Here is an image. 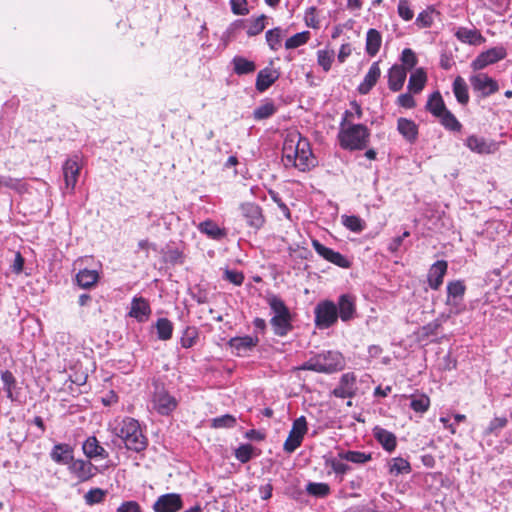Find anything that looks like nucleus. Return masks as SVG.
<instances>
[{"instance_id": "obj_1", "label": "nucleus", "mask_w": 512, "mask_h": 512, "mask_svg": "<svg viewBox=\"0 0 512 512\" xmlns=\"http://www.w3.org/2000/svg\"><path fill=\"white\" fill-rule=\"evenodd\" d=\"M283 159L286 165H293L301 171L310 169L315 165L310 143L298 132L288 133L282 148Z\"/></svg>"}, {"instance_id": "obj_2", "label": "nucleus", "mask_w": 512, "mask_h": 512, "mask_svg": "<svg viewBox=\"0 0 512 512\" xmlns=\"http://www.w3.org/2000/svg\"><path fill=\"white\" fill-rule=\"evenodd\" d=\"M113 431L128 450L140 453L148 446V439L143 434L139 421L134 418H123L117 423Z\"/></svg>"}, {"instance_id": "obj_3", "label": "nucleus", "mask_w": 512, "mask_h": 512, "mask_svg": "<svg viewBox=\"0 0 512 512\" xmlns=\"http://www.w3.org/2000/svg\"><path fill=\"white\" fill-rule=\"evenodd\" d=\"M344 367L345 360L339 351L326 350L313 355L297 369L332 374L341 371Z\"/></svg>"}, {"instance_id": "obj_4", "label": "nucleus", "mask_w": 512, "mask_h": 512, "mask_svg": "<svg viewBox=\"0 0 512 512\" xmlns=\"http://www.w3.org/2000/svg\"><path fill=\"white\" fill-rule=\"evenodd\" d=\"M266 301L273 312L270 324L274 334L279 337L287 336L293 329L292 315L289 308L277 295H269Z\"/></svg>"}, {"instance_id": "obj_5", "label": "nucleus", "mask_w": 512, "mask_h": 512, "mask_svg": "<svg viewBox=\"0 0 512 512\" xmlns=\"http://www.w3.org/2000/svg\"><path fill=\"white\" fill-rule=\"evenodd\" d=\"M370 132L363 124H341L338 139L340 146L348 150H362L369 142Z\"/></svg>"}, {"instance_id": "obj_6", "label": "nucleus", "mask_w": 512, "mask_h": 512, "mask_svg": "<svg viewBox=\"0 0 512 512\" xmlns=\"http://www.w3.org/2000/svg\"><path fill=\"white\" fill-rule=\"evenodd\" d=\"M315 325L319 329H328L338 321L337 305L331 300L320 301L315 309Z\"/></svg>"}, {"instance_id": "obj_7", "label": "nucleus", "mask_w": 512, "mask_h": 512, "mask_svg": "<svg viewBox=\"0 0 512 512\" xmlns=\"http://www.w3.org/2000/svg\"><path fill=\"white\" fill-rule=\"evenodd\" d=\"M152 408L161 416H169L178 406L177 399L163 385H156L152 396Z\"/></svg>"}, {"instance_id": "obj_8", "label": "nucleus", "mask_w": 512, "mask_h": 512, "mask_svg": "<svg viewBox=\"0 0 512 512\" xmlns=\"http://www.w3.org/2000/svg\"><path fill=\"white\" fill-rule=\"evenodd\" d=\"M307 432V421L304 416L295 419L292 429L284 442L283 449L287 453L294 452L302 443L304 435Z\"/></svg>"}, {"instance_id": "obj_9", "label": "nucleus", "mask_w": 512, "mask_h": 512, "mask_svg": "<svg viewBox=\"0 0 512 512\" xmlns=\"http://www.w3.org/2000/svg\"><path fill=\"white\" fill-rule=\"evenodd\" d=\"M68 470L79 482H86L93 478L98 469L89 460L73 459L68 465Z\"/></svg>"}, {"instance_id": "obj_10", "label": "nucleus", "mask_w": 512, "mask_h": 512, "mask_svg": "<svg viewBox=\"0 0 512 512\" xmlns=\"http://www.w3.org/2000/svg\"><path fill=\"white\" fill-rule=\"evenodd\" d=\"M241 214L247 225L255 231L261 229L265 224V217L260 206L254 203H243L240 206Z\"/></svg>"}, {"instance_id": "obj_11", "label": "nucleus", "mask_w": 512, "mask_h": 512, "mask_svg": "<svg viewBox=\"0 0 512 512\" xmlns=\"http://www.w3.org/2000/svg\"><path fill=\"white\" fill-rule=\"evenodd\" d=\"M472 89L482 97H488L498 91V83L485 73H477L469 79Z\"/></svg>"}, {"instance_id": "obj_12", "label": "nucleus", "mask_w": 512, "mask_h": 512, "mask_svg": "<svg viewBox=\"0 0 512 512\" xmlns=\"http://www.w3.org/2000/svg\"><path fill=\"white\" fill-rule=\"evenodd\" d=\"M506 57V50L504 47H493L485 52L480 53L471 63L473 70L478 71L484 69L490 64H494L499 60Z\"/></svg>"}, {"instance_id": "obj_13", "label": "nucleus", "mask_w": 512, "mask_h": 512, "mask_svg": "<svg viewBox=\"0 0 512 512\" xmlns=\"http://www.w3.org/2000/svg\"><path fill=\"white\" fill-rule=\"evenodd\" d=\"M312 246L318 255H320L325 260L333 263L334 265H337L338 267L341 268L350 267L351 263L345 256H343L337 251H334L331 248L324 246L318 240H312Z\"/></svg>"}, {"instance_id": "obj_14", "label": "nucleus", "mask_w": 512, "mask_h": 512, "mask_svg": "<svg viewBox=\"0 0 512 512\" xmlns=\"http://www.w3.org/2000/svg\"><path fill=\"white\" fill-rule=\"evenodd\" d=\"M183 507L180 494L168 493L158 497L153 504L154 512H177Z\"/></svg>"}, {"instance_id": "obj_15", "label": "nucleus", "mask_w": 512, "mask_h": 512, "mask_svg": "<svg viewBox=\"0 0 512 512\" xmlns=\"http://www.w3.org/2000/svg\"><path fill=\"white\" fill-rule=\"evenodd\" d=\"M338 318L343 322H349L356 317V298L351 294H341L337 303Z\"/></svg>"}, {"instance_id": "obj_16", "label": "nucleus", "mask_w": 512, "mask_h": 512, "mask_svg": "<svg viewBox=\"0 0 512 512\" xmlns=\"http://www.w3.org/2000/svg\"><path fill=\"white\" fill-rule=\"evenodd\" d=\"M466 287L460 280L451 281L447 284L446 304L451 306L455 312H459V305L463 300Z\"/></svg>"}, {"instance_id": "obj_17", "label": "nucleus", "mask_w": 512, "mask_h": 512, "mask_svg": "<svg viewBox=\"0 0 512 512\" xmlns=\"http://www.w3.org/2000/svg\"><path fill=\"white\" fill-rule=\"evenodd\" d=\"M80 164L78 157L68 159L63 165V175L66 189H76V183L79 177Z\"/></svg>"}, {"instance_id": "obj_18", "label": "nucleus", "mask_w": 512, "mask_h": 512, "mask_svg": "<svg viewBox=\"0 0 512 512\" xmlns=\"http://www.w3.org/2000/svg\"><path fill=\"white\" fill-rule=\"evenodd\" d=\"M356 378L353 373H345L341 376L339 385L334 388L332 394L337 398H352L355 395Z\"/></svg>"}, {"instance_id": "obj_19", "label": "nucleus", "mask_w": 512, "mask_h": 512, "mask_svg": "<svg viewBox=\"0 0 512 512\" xmlns=\"http://www.w3.org/2000/svg\"><path fill=\"white\" fill-rule=\"evenodd\" d=\"M466 146L479 154H491L497 150V144L494 141H487L476 135H471L466 139Z\"/></svg>"}, {"instance_id": "obj_20", "label": "nucleus", "mask_w": 512, "mask_h": 512, "mask_svg": "<svg viewBox=\"0 0 512 512\" xmlns=\"http://www.w3.org/2000/svg\"><path fill=\"white\" fill-rule=\"evenodd\" d=\"M447 267L448 264L445 260H438L431 266L428 273V284L431 289L438 290L440 288L447 272Z\"/></svg>"}, {"instance_id": "obj_21", "label": "nucleus", "mask_w": 512, "mask_h": 512, "mask_svg": "<svg viewBox=\"0 0 512 512\" xmlns=\"http://www.w3.org/2000/svg\"><path fill=\"white\" fill-rule=\"evenodd\" d=\"M50 458L59 465H69L74 459L73 448L66 443H58L53 446Z\"/></svg>"}, {"instance_id": "obj_22", "label": "nucleus", "mask_w": 512, "mask_h": 512, "mask_svg": "<svg viewBox=\"0 0 512 512\" xmlns=\"http://www.w3.org/2000/svg\"><path fill=\"white\" fill-rule=\"evenodd\" d=\"M82 450L88 459L102 458L105 459L109 456L108 451L100 445L95 436L88 437L83 445Z\"/></svg>"}, {"instance_id": "obj_23", "label": "nucleus", "mask_w": 512, "mask_h": 512, "mask_svg": "<svg viewBox=\"0 0 512 512\" xmlns=\"http://www.w3.org/2000/svg\"><path fill=\"white\" fill-rule=\"evenodd\" d=\"M454 35L460 42L469 45H481L485 42V38L476 28L459 27Z\"/></svg>"}, {"instance_id": "obj_24", "label": "nucleus", "mask_w": 512, "mask_h": 512, "mask_svg": "<svg viewBox=\"0 0 512 512\" xmlns=\"http://www.w3.org/2000/svg\"><path fill=\"white\" fill-rule=\"evenodd\" d=\"M151 313V308L148 301L142 297H134L131 302V309L129 315L139 322H144L148 319Z\"/></svg>"}, {"instance_id": "obj_25", "label": "nucleus", "mask_w": 512, "mask_h": 512, "mask_svg": "<svg viewBox=\"0 0 512 512\" xmlns=\"http://www.w3.org/2000/svg\"><path fill=\"white\" fill-rule=\"evenodd\" d=\"M406 68L401 65H394L390 68L388 73V86L389 89L397 92L402 89L406 80Z\"/></svg>"}, {"instance_id": "obj_26", "label": "nucleus", "mask_w": 512, "mask_h": 512, "mask_svg": "<svg viewBox=\"0 0 512 512\" xmlns=\"http://www.w3.org/2000/svg\"><path fill=\"white\" fill-rule=\"evenodd\" d=\"M373 435L384 450L387 452L395 450L397 439L392 432L377 426L373 429Z\"/></svg>"}, {"instance_id": "obj_27", "label": "nucleus", "mask_w": 512, "mask_h": 512, "mask_svg": "<svg viewBox=\"0 0 512 512\" xmlns=\"http://www.w3.org/2000/svg\"><path fill=\"white\" fill-rule=\"evenodd\" d=\"M259 342L258 337H252L249 335L243 337H233L229 340V346L236 350L238 355L246 353L252 350Z\"/></svg>"}, {"instance_id": "obj_28", "label": "nucleus", "mask_w": 512, "mask_h": 512, "mask_svg": "<svg viewBox=\"0 0 512 512\" xmlns=\"http://www.w3.org/2000/svg\"><path fill=\"white\" fill-rule=\"evenodd\" d=\"M279 72L272 68H264L259 71L256 79V89L259 92L267 90L277 79Z\"/></svg>"}, {"instance_id": "obj_29", "label": "nucleus", "mask_w": 512, "mask_h": 512, "mask_svg": "<svg viewBox=\"0 0 512 512\" xmlns=\"http://www.w3.org/2000/svg\"><path fill=\"white\" fill-rule=\"evenodd\" d=\"M381 75V70L378 62H374L370 68L368 73L366 74L363 82L359 85L358 91L361 94H367L373 86L377 83L379 77Z\"/></svg>"}, {"instance_id": "obj_30", "label": "nucleus", "mask_w": 512, "mask_h": 512, "mask_svg": "<svg viewBox=\"0 0 512 512\" xmlns=\"http://www.w3.org/2000/svg\"><path fill=\"white\" fill-rule=\"evenodd\" d=\"M388 473L394 477L401 474H409L412 470L411 465L407 459L402 457L391 458L387 462Z\"/></svg>"}, {"instance_id": "obj_31", "label": "nucleus", "mask_w": 512, "mask_h": 512, "mask_svg": "<svg viewBox=\"0 0 512 512\" xmlns=\"http://www.w3.org/2000/svg\"><path fill=\"white\" fill-rule=\"evenodd\" d=\"M198 230L213 240H221L226 237L225 229L220 228L214 221L205 220L198 225Z\"/></svg>"}, {"instance_id": "obj_32", "label": "nucleus", "mask_w": 512, "mask_h": 512, "mask_svg": "<svg viewBox=\"0 0 512 512\" xmlns=\"http://www.w3.org/2000/svg\"><path fill=\"white\" fill-rule=\"evenodd\" d=\"M399 133L409 142H414L418 135V127L412 120L399 118L397 121Z\"/></svg>"}, {"instance_id": "obj_33", "label": "nucleus", "mask_w": 512, "mask_h": 512, "mask_svg": "<svg viewBox=\"0 0 512 512\" xmlns=\"http://www.w3.org/2000/svg\"><path fill=\"white\" fill-rule=\"evenodd\" d=\"M100 275L97 270L82 269L76 274V282L83 289L93 287L99 280Z\"/></svg>"}, {"instance_id": "obj_34", "label": "nucleus", "mask_w": 512, "mask_h": 512, "mask_svg": "<svg viewBox=\"0 0 512 512\" xmlns=\"http://www.w3.org/2000/svg\"><path fill=\"white\" fill-rule=\"evenodd\" d=\"M382 43V37L376 29H369L366 36V52L370 56H375Z\"/></svg>"}, {"instance_id": "obj_35", "label": "nucleus", "mask_w": 512, "mask_h": 512, "mask_svg": "<svg viewBox=\"0 0 512 512\" xmlns=\"http://www.w3.org/2000/svg\"><path fill=\"white\" fill-rule=\"evenodd\" d=\"M159 340L167 341L172 338L174 325L168 318H159L155 323Z\"/></svg>"}, {"instance_id": "obj_36", "label": "nucleus", "mask_w": 512, "mask_h": 512, "mask_svg": "<svg viewBox=\"0 0 512 512\" xmlns=\"http://www.w3.org/2000/svg\"><path fill=\"white\" fill-rule=\"evenodd\" d=\"M427 76L422 68L416 69L409 78L408 88L413 93H419L425 86Z\"/></svg>"}, {"instance_id": "obj_37", "label": "nucleus", "mask_w": 512, "mask_h": 512, "mask_svg": "<svg viewBox=\"0 0 512 512\" xmlns=\"http://www.w3.org/2000/svg\"><path fill=\"white\" fill-rule=\"evenodd\" d=\"M338 456L340 459H344L355 464H364L372 459V455L370 453L354 450L341 451L338 453Z\"/></svg>"}, {"instance_id": "obj_38", "label": "nucleus", "mask_w": 512, "mask_h": 512, "mask_svg": "<svg viewBox=\"0 0 512 512\" xmlns=\"http://www.w3.org/2000/svg\"><path fill=\"white\" fill-rule=\"evenodd\" d=\"M453 92L457 101L463 105L469 101L468 86L461 76H457L453 82Z\"/></svg>"}, {"instance_id": "obj_39", "label": "nucleus", "mask_w": 512, "mask_h": 512, "mask_svg": "<svg viewBox=\"0 0 512 512\" xmlns=\"http://www.w3.org/2000/svg\"><path fill=\"white\" fill-rule=\"evenodd\" d=\"M232 63L234 65V71L238 75L249 74L254 72L256 69L254 62L241 56L234 57Z\"/></svg>"}, {"instance_id": "obj_40", "label": "nucleus", "mask_w": 512, "mask_h": 512, "mask_svg": "<svg viewBox=\"0 0 512 512\" xmlns=\"http://www.w3.org/2000/svg\"><path fill=\"white\" fill-rule=\"evenodd\" d=\"M427 109L436 117H438L440 114H443V112L446 110L442 96L439 92H434L430 96L427 102Z\"/></svg>"}, {"instance_id": "obj_41", "label": "nucleus", "mask_w": 512, "mask_h": 512, "mask_svg": "<svg viewBox=\"0 0 512 512\" xmlns=\"http://www.w3.org/2000/svg\"><path fill=\"white\" fill-rule=\"evenodd\" d=\"M341 219H342V224L347 229H349L350 231L355 232V233L362 232L366 227L365 222L360 217L355 216V215H343L341 217Z\"/></svg>"}, {"instance_id": "obj_42", "label": "nucleus", "mask_w": 512, "mask_h": 512, "mask_svg": "<svg viewBox=\"0 0 512 512\" xmlns=\"http://www.w3.org/2000/svg\"><path fill=\"white\" fill-rule=\"evenodd\" d=\"M198 339V330L194 326H187L180 338V344L183 348H191L196 344Z\"/></svg>"}, {"instance_id": "obj_43", "label": "nucleus", "mask_w": 512, "mask_h": 512, "mask_svg": "<svg viewBox=\"0 0 512 512\" xmlns=\"http://www.w3.org/2000/svg\"><path fill=\"white\" fill-rule=\"evenodd\" d=\"M1 381L7 397L11 400H15L16 397L14 396V389L16 388V379L14 375L8 370L3 371L1 373Z\"/></svg>"}, {"instance_id": "obj_44", "label": "nucleus", "mask_w": 512, "mask_h": 512, "mask_svg": "<svg viewBox=\"0 0 512 512\" xmlns=\"http://www.w3.org/2000/svg\"><path fill=\"white\" fill-rule=\"evenodd\" d=\"M325 466L330 467L336 474L344 475L348 472L350 467L343 462L344 459H340V457H325Z\"/></svg>"}, {"instance_id": "obj_45", "label": "nucleus", "mask_w": 512, "mask_h": 512, "mask_svg": "<svg viewBox=\"0 0 512 512\" xmlns=\"http://www.w3.org/2000/svg\"><path fill=\"white\" fill-rule=\"evenodd\" d=\"M309 39H310L309 31H303V32L297 33L286 40L285 48L286 49L298 48V47L306 44L309 41Z\"/></svg>"}, {"instance_id": "obj_46", "label": "nucleus", "mask_w": 512, "mask_h": 512, "mask_svg": "<svg viewBox=\"0 0 512 512\" xmlns=\"http://www.w3.org/2000/svg\"><path fill=\"white\" fill-rule=\"evenodd\" d=\"M335 53L333 50H319L317 52V63L320 65L325 72H328L331 69L332 63L334 61Z\"/></svg>"}, {"instance_id": "obj_47", "label": "nucleus", "mask_w": 512, "mask_h": 512, "mask_svg": "<svg viewBox=\"0 0 512 512\" xmlns=\"http://www.w3.org/2000/svg\"><path fill=\"white\" fill-rule=\"evenodd\" d=\"M435 9L432 7H428L424 11H422L416 18V25L421 28H428L434 22V14Z\"/></svg>"}, {"instance_id": "obj_48", "label": "nucleus", "mask_w": 512, "mask_h": 512, "mask_svg": "<svg viewBox=\"0 0 512 512\" xmlns=\"http://www.w3.org/2000/svg\"><path fill=\"white\" fill-rule=\"evenodd\" d=\"M430 406V399L428 396L421 394L414 396L411 399L410 407L418 413H424Z\"/></svg>"}, {"instance_id": "obj_49", "label": "nucleus", "mask_w": 512, "mask_h": 512, "mask_svg": "<svg viewBox=\"0 0 512 512\" xmlns=\"http://www.w3.org/2000/svg\"><path fill=\"white\" fill-rule=\"evenodd\" d=\"M282 36V30L280 28H274L266 32V41L272 50L276 51L279 49Z\"/></svg>"}, {"instance_id": "obj_50", "label": "nucleus", "mask_w": 512, "mask_h": 512, "mask_svg": "<svg viewBox=\"0 0 512 512\" xmlns=\"http://www.w3.org/2000/svg\"><path fill=\"white\" fill-rule=\"evenodd\" d=\"M306 491L316 497H326L330 493V487L326 483L310 482L306 487Z\"/></svg>"}, {"instance_id": "obj_51", "label": "nucleus", "mask_w": 512, "mask_h": 512, "mask_svg": "<svg viewBox=\"0 0 512 512\" xmlns=\"http://www.w3.org/2000/svg\"><path fill=\"white\" fill-rule=\"evenodd\" d=\"M236 425V418L233 415L225 414L211 420V427L219 428H233Z\"/></svg>"}, {"instance_id": "obj_52", "label": "nucleus", "mask_w": 512, "mask_h": 512, "mask_svg": "<svg viewBox=\"0 0 512 512\" xmlns=\"http://www.w3.org/2000/svg\"><path fill=\"white\" fill-rule=\"evenodd\" d=\"M438 118L447 129H450L452 131H459L461 128V124L459 123V121L447 109L443 112V114H440Z\"/></svg>"}, {"instance_id": "obj_53", "label": "nucleus", "mask_w": 512, "mask_h": 512, "mask_svg": "<svg viewBox=\"0 0 512 512\" xmlns=\"http://www.w3.org/2000/svg\"><path fill=\"white\" fill-rule=\"evenodd\" d=\"M508 423V420L506 417H495L494 419H492L488 425V427L485 429V432L484 434L485 435H489V434H494V435H498L500 430H502L504 427H506Z\"/></svg>"}, {"instance_id": "obj_54", "label": "nucleus", "mask_w": 512, "mask_h": 512, "mask_svg": "<svg viewBox=\"0 0 512 512\" xmlns=\"http://www.w3.org/2000/svg\"><path fill=\"white\" fill-rule=\"evenodd\" d=\"M276 111L273 103L267 102L254 110V118L257 120H263L272 116Z\"/></svg>"}, {"instance_id": "obj_55", "label": "nucleus", "mask_w": 512, "mask_h": 512, "mask_svg": "<svg viewBox=\"0 0 512 512\" xmlns=\"http://www.w3.org/2000/svg\"><path fill=\"white\" fill-rule=\"evenodd\" d=\"M265 15H261L256 19H253L249 22L247 26V34L249 36H256L260 34L265 28Z\"/></svg>"}, {"instance_id": "obj_56", "label": "nucleus", "mask_w": 512, "mask_h": 512, "mask_svg": "<svg viewBox=\"0 0 512 512\" xmlns=\"http://www.w3.org/2000/svg\"><path fill=\"white\" fill-rule=\"evenodd\" d=\"M235 457L241 463L249 462L253 457V447L250 444H242L235 451Z\"/></svg>"}, {"instance_id": "obj_57", "label": "nucleus", "mask_w": 512, "mask_h": 512, "mask_svg": "<svg viewBox=\"0 0 512 512\" xmlns=\"http://www.w3.org/2000/svg\"><path fill=\"white\" fill-rule=\"evenodd\" d=\"M106 492L100 488L90 489L84 496L85 501L89 505L101 503L105 498Z\"/></svg>"}, {"instance_id": "obj_58", "label": "nucleus", "mask_w": 512, "mask_h": 512, "mask_svg": "<svg viewBox=\"0 0 512 512\" xmlns=\"http://www.w3.org/2000/svg\"><path fill=\"white\" fill-rule=\"evenodd\" d=\"M401 60L404 65L403 67L406 68V71L414 68V66L417 64V57L415 53L409 48L403 50Z\"/></svg>"}, {"instance_id": "obj_59", "label": "nucleus", "mask_w": 512, "mask_h": 512, "mask_svg": "<svg viewBox=\"0 0 512 512\" xmlns=\"http://www.w3.org/2000/svg\"><path fill=\"white\" fill-rule=\"evenodd\" d=\"M223 278L230 283L240 286L244 281V275L242 272L237 270L226 269Z\"/></svg>"}, {"instance_id": "obj_60", "label": "nucleus", "mask_w": 512, "mask_h": 512, "mask_svg": "<svg viewBox=\"0 0 512 512\" xmlns=\"http://www.w3.org/2000/svg\"><path fill=\"white\" fill-rule=\"evenodd\" d=\"M398 14L405 21H409L414 17V13L410 8L408 0H400L399 1Z\"/></svg>"}, {"instance_id": "obj_61", "label": "nucleus", "mask_w": 512, "mask_h": 512, "mask_svg": "<svg viewBox=\"0 0 512 512\" xmlns=\"http://www.w3.org/2000/svg\"><path fill=\"white\" fill-rule=\"evenodd\" d=\"M305 23L308 27L317 29L319 28V20L317 18L316 8L310 7L306 10L304 16Z\"/></svg>"}, {"instance_id": "obj_62", "label": "nucleus", "mask_w": 512, "mask_h": 512, "mask_svg": "<svg viewBox=\"0 0 512 512\" xmlns=\"http://www.w3.org/2000/svg\"><path fill=\"white\" fill-rule=\"evenodd\" d=\"M231 10L235 15L248 14L247 0H231Z\"/></svg>"}, {"instance_id": "obj_63", "label": "nucleus", "mask_w": 512, "mask_h": 512, "mask_svg": "<svg viewBox=\"0 0 512 512\" xmlns=\"http://www.w3.org/2000/svg\"><path fill=\"white\" fill-rule=\"evenodd\" d=\"M410 236V232L409 231H404V233L401 235V236H397L395 238H393L391 240V242L389 243L388 245V250L391 252V253H396L399 251L400 247L402 246L403 244V241L406 237H409Z\"/></svg>"}, {"instance_id": "obj_64", "label": "nucleus", "mask_w": 512, "mask_h": 512, "mask_svg": "<svg viewBox=\"0 0 512 512\" xmlns=\"http://www.w3.org/2000/svg\"><path fill=\"white\" fill-rule=\"evenodd\" d=\"M117 512H142V509L136 501H125L117 508Z\"/></svg>"}]
</instances>
